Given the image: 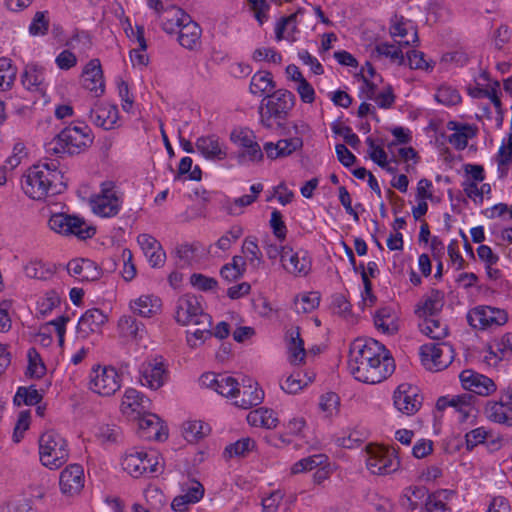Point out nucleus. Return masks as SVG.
<instances>
[{"label":"nucleus","mask_w":512,"mask_h":512,"mask_svg":"<svg viewBox=\"0 0 512 512\" xmlns=\"http://www.w3.org/2000/svg\"><path fill=\"white\" fill-rule=\"evenodd\" d=\"M90 389L102 396H111L121 387V377L113 367L97 366L90 373Z\"/></svg>","instance_id":"11"},{"label":"nucleus","mask_w":512,"mask_h":512,"mask_svg":"<svg viewBox=\"0 0 512 512\" xmlns=\"http://www.w3.org/2000/svg\"><path fill=\"white\" fill-rule=\"evenodd\" d=\"M452 347L446 343H427L420 347L422 361L427 365L429 362L436 371L446 368L452 361Z\"/></svg>","instance_id":"14"},{"label":"nucleus","mask_w":512,"mask_h":512,"mask_svg":"<svg viewBox=\"0 0 512 512\" xmlns=\"http://www.w3.org/2000/svg\"><path fill=\"white\" fill-rule=\"evenodd\" d=\"M320 302V295L318 292H310L303 295L300 299L296 298L294 301V310L297 313H309L313 311Z\"/></svg>","instance_id":"52"},{"label":"nucleus","mask_w":512,"mask_h":512,"mask_svg":"<svg viewBox=\"0 0 512 512\" xmlns=\"http://www.w3.org/2000/svg\"><path fill=\"white\" fill-rule=\"evenodd\" d=\"M255 201L256 196L243 195L239 198L234 199L233 203L229 199H227L223 204V208L230 215H239L242 213V208L251 205Z\"/></svg>","instance_id":"61"},{"label":"nucleus","mask_w":512,"mask_h":512,"mask_svg":"<svg viewBox=\"0 0 512 512\" xmlns=\"http://www.w3.org/2000/svg\"><path fill=\"white\" fill-rule=\"evenodd\" d=\"M47 14V11L36 12L29 26V33L31 35L43 36L47 33L49 28V19Z\"/></svg>","instance_id":"56"},{"label":"nucleus","mask_w":512,"mask_h":512,"mask_svg":"<svg viewBox=\"0 0 512 512\" xmlns=\"http://www.w3.org/2000/svg\"><path fill=\"white\" fill-rule=\"evenodd\" d=\"M256 446V443L253 439L247 437L242 438L235 443L230 444L226 447L225 453L229 454V457L232 456H245L248 452L252 451Z\"/></svg>","instance_id":"57"},{"label":"nucleus","mask_w":512,"mask_h":512,"mask_svg":"<svg viewBox=\"0 0 512 512\" xmlns=\"http://www.w3.org/2000/svg\"><path fill=\"white\" fill-rule=\"evenodd\" d=\"M159 20L162 29L168 34H173L177 33L184 21H190V15L180 7L167 5Z\"/></svg>","instance_id":"26"},{"label":"nucleus","mask_w":512,"mask_h":512,"mask_svg":"<svg viewBox=\"0 0 512 512\" xmlns=\"http://www.w3.org/2000/svg\"><path fill=\"white\" fill-rule=\"evenodd\" d=\"M286 337L290 362L294 365L302 363L306 357V350L300 336V328L291 327L287 330Z\"/></svg>","instance_id":"32"},{"label":"nucleus","mask_w":512,"mask_h":512,"mask_svg":"<svg viewBox=\"0 0 512 512\" xmlns=\"http://www.w3.org/2000/svg\"><path fill=\"white\" fill-rule=\"evenodd\" d=\"M166 379V370L162 362L144 363L140 369V382L143 386L157 390L162 387Z\"/></svg>","instance_id":"23"},{"label":"nucleus","mask_w":512,"mask_h":512,"mask_svg":"<svg viewBox=\"0 0 512 512\" xmlns=\"http://www.w3.org/2000/svg\"><path fill=\"white\" fill-rule=\"evenodd\" d=\"M215 391L225 397L237 398V393H239V383L231 376L219 374V382L216 385Z\"/></svg>","instance_id":"48"},{"label":"nucleus","mask_w":512,"mask_h":512,"mask_svg":"<svg viewBox=\"0 0 512 512\" xmlns=\"http://www.w3.org/2000/svg\"><path fill=\"white\" fill-rule=\"evenodd\" d=\"M295 101V95L286 89H278L267 95L259 108L261 124L267 129L282 128Z\"/></svg>","instance_id":"4"},{"label":"nucleus","mask_w":512,"mask_h":512,"mask_svg":"<svg viewBox=\"0 0 512 512\" xmlns=\"http://www.w3.org/2000/svg\"><path fill=\"white\" fill-rule=\"evenodd\" d=\"M197 150L207 159L221 161L227 157V148L215 135L201 136L196 140Z\"/></svg>","instance_id":"24"},{"label":"nucleus","mask_w":512,"mask_h":512,"mask_svg":"<svg viewBox=\"0 0 512 512\" xmlns=\"http://www.w3.org/2000/svg\"><path fill=\"white\" fill-rule=\"evenodd\" d=\"M375 51L378 55L390 58L393 62H397L400 65L405 61L402 50L393 44L379 43L376 45Z\"/></svg>","instance_id":"62"},{"label":"nucleus","mask_w":512,"mask_h":512,"mask_svg":"<svg viewBox=\"0 0 512 512\" xmlns=\"http://www.w3.org/2000/svg\"><path fill=\"white\" fill-rule=\"evenodd\" d=\"M67 271L71 276L81 281H96L101 277V269L89 259H72L67 264Z\"/></svg>","instance_id":"25"},{"label":"nucleus","mask_w":512,"mask_h":512,"mask_svg":"<svg viewBox=\"0 0 512 512\" xmlns=\"http://www.w3.org/2000/svg\"><path fill=\"white\" fill-rule=\"evenodd\" d=\"M348 368L356 380L377 384L393 373L395 365L382 343L372 338H358L350 346Z\"/></svg>","instance_id":"1"},{"label":"nucleus","mask_w":512,"mask_h":512,"mask_svg":"<svg viewBox=\"0 0 512 512\" xmlns=\"http://www.w3.org/2000/svg\"><path fill=\"white\" fill-rule=\"evenodd\" d=\"M326 456L324 454L312 455L306 458H303L297 461L291 468V472L293 474L302 473L305 471H310L322 464L326 461Z\"/></svg>","instance_id":"53"},{"label":"nucleus","mask_w":512,"mask_h":512,"mask_svg":"<svg viewBox=\"0 0 512 512\" xmlns=\"http://www.w3.org/2000/svg\"><path fill=\"white\" fill-rule=\"evenodd\" d=\"M161 306V299L153 295H142L131 304L134 313L147 318L157 314Z\"/></svg>","instance_id":"34"},{"label":"nucleus","mask_w":512,"mask_h":512,"mask_svg":"<svg viewBox=\"0 0 512 512\" xmlns=\"http://www.w3.org/2000/svg\"><path fill=\"white\" fill-rule=\"evenodd\" d=\"M137 240L152 267L156 268L164 265L166 253L154 237L141 234Z\"/></svg>","instance_id":"27"},{"label":"nucleus","mask_w":512,"mask_h":512,"mask_svg":"<svg viewBox=\"0 0 512 512\" xmlns=\"http://www.w3.org/2000/svg\"><path fill=\"white\" fill-rule=\"evenodd\" d=\"M177 33L179 34L178 42L182 47L195 50L200 45L202 29L191 17L190 21H184Z\"/></svg>","instance_id":"31"},{"label":"nucleus","mask_w":512,"mask_h":512,"mask_svg":"<svg viewBox=\"0 0 512 512\" xmlns=\"http://www.w3.org/2000/svg\"><path fill=\"white\" fill-rule=\"evenodd\" d=\"M140 436L146 439L162 441L167 439L168 433L163 429L160 418L153 413H147L138 420Z\"/></svg>","instance_id":"29"},{"label":"nucleus","mask_w":512,"mask_h":512,"mask_svg":"<svg viewBox=\"0 0 512 512\" xmlns=\"http://www.w3.org/2000/svg\"><path fill=\"white\" fill-rule=\"evenodd\" d=\"M39 454L44 466L58 469L69 457L67 441L58 432L48 430L39 438Z\"/></svg>","instance_id":"5"},{"label":"nucleus","mask_w":512,"mask_h":512,"mask_svg":"<svg viewBox=\"0 0 512 512\" xmlns=\"http://www.w3.org/2000/svg\"><path fill=\"white\" fill-rule=\"evenodd\" d=\"M435 99L437 102L446 106L457 105L461 102V96L458 90L448 85H441L438 88Z\"/></svg>","instance_id":"51"},{"label":"nucleus","mask_w":512,"mask_h":512,"mask_svg":"<svg viewBox=\"0 0 512 512\" xmlns=\"http://www.w3.org/2000/svg\"><path fill=\"white\" fill-rule=\"evenodd\" d=\"M296 18L297 13H293L289 16L282 17L279 20L275 28V36L277 41H280L284 38L288 39L290 32H295L297 30Z\"/></svg>","instance_id":"54"},{"label":"nucleus","mask_w":512,"mask_h":512,"mask_svg":"<svg viewBox=\"0 0 512 512\" xmlns=\"http://www.w3.org/2000/svg\"><path fill=\"white\" fill-rule=\"evenodd\" d=\"M475 396L470 393H465L458 396H453L450 399L449 406L454 407L456 411L462 414V420H465L469 414L473 400Z\"/></svg>","instance_id":"55"},{"label":"nucleus","mask_w":512,"mask_h":512,"mask_svg":"<svg viewBox=\"0 0 512 512\" xmlns=\"http://www.w3.org/2000/svg\"><path fill=\"white\" fill-rule=\"evenodd\" d=\"M231 141L241 147L243 150L237 154L239 164L246 161L259 162L263 159V152L260 145L255 141L252 131L239 130L231 133Z\"/></svg>","instance_id":"13"},{"label":"nucleus","mask_w":512,"mask_h":512,"mask_svg":"<svg viewBox=\"0 0 512 512\" xmlns=\"http://www.w3.org/2000/svg\"><path fill=\"white\" fill-rule=\"evenodd\" d=\"M273 88H275V82L271 73L267 71L255 73L249 86L250 92L255 95L265 93Z\"/></svg>","instance_id":"44"},{"label":"nucleus","mask_w":512,"mask_h":512,"mask_svg":"<svg viewBox=\"0 0 512 512\" xmlns=\"http://www.w3.org/2000/svg\"><path fill=\"white\" fill-rule=\"evenodd\" d=\"M123 199L113 182H103L100 191L89 199L92 212L103 218H112L118 215Z\"/></svg>","instance_id":"7"},{"label":"nucleus","mask_w":512,"mask_h":512,"mask_svg":"<svg viewBox=\"0 0 512 512\" xmlns=\"http://www.w3.org/2000/svg\"><path fill=\"white\" fill-rule=\"evenodd\" d=\"M210 315L205 313L200 302V298L186 294L179 298L175 313V320L182 326L190 324H205L209 326Z\"/></svg>","instance_id":"10"},{"label":"nucleus","mask_w":512,"mask_h":512,"mask_svg":"<svg viewBox=\"0 0 512 512\" xmlns=\"http://www.w3.org/2000/svg\"><path fill=\"white\" fill-rule=\"evenodd\" d=\"M428 495V489L424 486L408 487L405 489L403 505L410 510H415L423 500H426Z\"/></svg>","instance_id":"45"},{"label":"nucleus","mask_w":512,"mask_h":512,"mask_svg":"<svg viewBox=\"0 0 512 512\" xmlns=\"http://www.w3.org/2000/svg\"><path fill=\"white\" fill-rule=\"evenodd\" d=\"M66 186L64 174L58 170L57 164L53 161L32 166L22 181L25 194L34 200L60 194Z\"/></svg>","instance_id":"2"},{"label":"nucleus","mask_w":512,"mask_h":512,"mask_svg":"<svg viewBox=\"0 0 512 512\" xmlns=\"http://www.w3.org/2000/svg\"><path fill=\"white\" fill-rule=\"evenodd\" d=\"M508 320L507 313L490 306H478L467 313V321L476 329H487L504 325Z\"/></svg>","instance_id":"12"},{"label":"nucleus","mask_w":512,"mask_h":512,"mask_svg":"<svg viewBox=\"0 0 512 512\" xmlns=\"http://www.w3.org/2000/svg\"><path fill=\"white\" fill-rule=\"evenodd\" d=\"M91 122L105 130L113 129L118 120V108L108 103L96 104L90 110Z\"/></svg>","instance_id":"22"},{"label":"nucleus","mask_w":512,"mask_h":512,"mask_svg":"<svg viewBox=\"0 0 512 512\" xmlns=\"http://www.w3.org/2000/svg\"><path fill=\"white\" fill-rule=\"evenodd\" d=\"M444 294L440 290L432 289L430 294L421 301L415 310L420 318L435 317L443 308Z\"/></svg>","instance_id":"30"},{"label":"nucleus","mask_w":512,"mask_h":512,"mask_svg":"<svg viewBox=\"0 0 512 512\" xmlns=\"http://www.w3.org/2000/svg\"><path fill=\"white\" fill-rule=\"evenodd\" d=\"M197 247L193 244H182L176 248L178 257L177 265L180 267L189 266L195 258Z\"/></svg>","instance_id":"64"},{"label":"nucleus","mask_w":512,"mask_h":512,"mask_svg":"<svg viewBox=\"0 0 512 512\" xmlns=\"http://www.w3.org/2000/svg\"><path fill=\"white\" fill-rule=\"evenodd\" d=\"M233 404L242 409H250L262 403L264 399V391L258 387L257 382L250 378H244L241 386L239 385V393L234 398Z\"/></svg>","instance_id":"18"},{"label":"nucleus","mask_w":512,"mask_h":512,"mask_svg":"<svg viewBox=\"0 0 512 512\" xmlns=\"http://www.w3.org/2000/svg\"><path fill=\"white\" fill-rule=\"evenodd\" d=\"M242 252L245 254L246 259L252 265H260L262 263V252L257 244L256 237H246L243 245Z\"/></svg>","instance_id":"50"},{"label":"nucleus","mask_w":512,"mask_h":512,"mask_svg":"<svg viewBox=\"0 0 512 512\" xmlns=\"http://www.w3.org/2000/svg\"><path fill=\"white\" fill-rule=\"evenodd\" d=\"M374 324L377 329L387 334H394L398 330V326L394 321L393 310L390 307H383L376 311Z\"/></svg>","instance_id":"40"},{"label":"nucleus","mask_w":512,"mask_h":512,"mask_svg":"<svg viewBox=\"0 0 512 512\" xmlns=\"http://www.w3.org/2000/svg\"><path fill=\"white\" fill-rule=\"evenodd\" d=\"M448 128L455 130L454 133L449 135L448 142L457 150H464L468 145V140L475 136V130L469 124L449 122Z\"/></svg>","instance_id":"33"},{"label":"nucleus","mask_w":512,"mask_h":512,"mask_svg":"<svg viewBox=\"0 0 512 512\" xmlns=\"http://www.w3.org/2000/svg\"><path fill=\"white\" fill-rule=\"evenodd\" d=\"M366 467L373 475H388L400 467L397 451L393 447L369 444L366 447Z\"/></svg>","instance_id":"6"},{"label":"nucleus","mask_w":512,"mask_h":512,"mask_svg":"<svg viewBox=\"0 0 512 512\" xmlns=\"http://www.w3.org/2000/svg\"><path fill=\"white\" fill-rule=\"evenodd\" d=\"M459 377L465 390L480 396H489L497 389L492 379L473 370H463Z\"/></svg>","instance_id":"16"},{"label":"nucleus","mask_w":512,"mask_h":512,"mask_svg":"<svg viewBox=\"0 0 512 512\" xmlns=\"http://www.w3.org/2000/svg\"><path fill=\"white\" fill-rule=\"evenodd\" d=\"M48 224L53 231L59 234L75 235L82 240L92 238L96 233L95 227L87 224L83 218L64 213L52 215Z\"/></svg>","instance_id":"9"},{"label":"nucleus","mask_w":512,"mask_h":512,"mask_svg":"<svg viewBox=\"0 0 512 512\" xmlns=\"http://www.w3.org/2000/svg\"><path fill=\"white\" fill-rule=\"evenodd\" d=\"M118 328L122 336L135 340L142 339L146 333L143 323L130 315H124L119 319Z\"/></svg>","instance_id":"36"},{"label":"nucleus","mask_w":512,"mask_h":512,"mask_svg":"<svg viewBox=\"0 0 512 512\" xmlns=\"http://www.w3.org/2000/svg\"><path fill=\"white\" fill-rule=\"evenodd\" d=\"M25 274L34 279L44 280L52 274V269L46 266L42 261H30L25 267Z\"/></svg>","instance_id":"58"},{"label":"nucleus","mask_w":512,"mask_h":512,"mask_svg":"<svg viewBox=\"0 0 512 512\" xmlns=\"http://www.w3.org/2000/svg\"><path fill=\"white\" fill-rule=\"evenodd\" d=\"M182 496L187 499L190 504L199 502L204 496L203 485L195 480H189L181 485Z\"/></svg>","instance_id":"49"},{"label":"nucleus","mask_w":512,"mask_h":512,"mask_svg":"<svg viewBox=\"0 0 512 512\" xmlns=\"http://www.w3.org/2000/svg\"><path fill=\"white\" fill-rule=\"evenodd\" d=\"M107 322V315L98 308L87 310L79 319L77 332L82 338H87L90 334L100 331L101 327Z\"/></svg>","instance_id":"21"},{"label":"nucleus","mask_w":512,"mask_h":512,"mask_svg":"<svg viewBox=\"0 0 512 512\" xmlns=\"http://www.w3.org/2000/svg\"><path fill=\"white\" fill-rule=\"evenodd\" d=\"M82 86L95 97H100L105 92L103 71L99 59H92L84 67L81 76Z\"/></svg>","instance_id":"17"},{"label":"nucleus","mask_w":512,"mask_h":512,"mask_svg":"<svg viewBox=\"0 0 512 512\" xmlns=\"http://www.w3.org/2000/svg\"><path fill=\"white\" fill-rule=\"evenodd\" d=\"M419 327L421 332L431 339H442L448 333L447 325L443 324L439 319L434 317L423 318V321L419 324Z\"/></svg>","instance_id":"42"},{"label":"nucleus","mask_w":512,"mask_h":512,"mask_svg":"<svg viewBox=\"0 0 512 512\" xmlns=\"http://www.w3.org/2000/svg\"><path fill=\"white\" fill-rule=\"evenodd\" d=\"M452 491L440 490L429 494L425 500L424 508L426 512H449L446 501Z\"/></svg>","instance_id":"41"},{"label":"nucleus","mask_w":512,"mask_h":512,"mask_svg":"<svg viewBox=\"0 0 512 512\" xmlns=\"http://www.w3.org/2000/svg\"><path fill=\"white\" fill-rule=\"evenodd\" d=\"M314 377V373L309 375L308 373L303 374L301 371H296L287 377L285 382L281 384V388L288 394H296L311 383Z\"/></svg>","instance_id":"39"},{"label":"nucleus","mask_w":512,"mask_h":512,"mask_svg":"<svg viewBox=\"0 0 512 512\" xmlns=\"http://www.w3.org/2000/svg\"><path fill=\"white\" fill-rule=\"evenodd\" d=\"M60 490L67 496L78 494L84 487V470L79 464L67 466L60 474Z\"/></svg>","instance_id":"19"},{"label":"nucleus","mask_w":512,"mask_h":512,"mask_svg":"<svg viewBox=\"0 0 512 512\" xmlns=\"http://www.w3.org/2000/svg\"><path fill=\"white\" fill-rule=\"evenodd\" d=\"M94 136L90 127L84 123L70 124L62 129L52 141L46 145L47 152L79 154L90 147Z\"/></svg>","instance_id":"3"},{"label":"nucleus","mask_w":512,"mask_h":512,"mask_svg":"<svg viewBox=\"0 0 512 512\" xmlns=\"http://www.w3.org/2000/svg\"><path fill=\"white\" fill-rule=\"evenodd\" d=\"M149 403L150 400L139 391L134 388H128L123 396L122 408H132L134 411L137 408L146 409Z\"/></svg>","instance_id":"47"},{"label":"nucleus","mask_w":512,"mask_h":512,"mask_svg":"<svg viewBox=\"0 0 512 512\" xmlns=\"http://www.w3.org/2000/svg\"><path fill=\"white\" fill-rule=\"evenodd\" d=\"M209 432V426L202 421H188L183 425V436L190 443L198 442Z\"/></svg>","instance_id":"43"},{"label":"nucleus","mask_w":512,"mask_h":512,"mask_svg":"<svg viewBox=\"0 0 512 512\" xmlns=\"http://www.w3.org/2000/svg\"><path fill=\"white\" fill-rule=\"evenodd\" d=\"M393 400L396 409L406 415L416 413L422 404L417 388L407 383L400 384L397 387Z\"/></svg>","instance_id":"15"},{"label":"nucleus","mask_w":512,"mask_h":512,"mask_svg":"<svg viewBox=\"0 0 512 512\" xmlns=\"http://www.w3.org/2000/svg\"><path fill=\"white\" fill-rule=\"evenodd\" d=\"M44 81L43 68L35 64H27L21 75V83L27 90L38 91Z\"/></svg>","instance_id":"37"},{"label":"nucleus","mask_w":512,"mask_h":512,"mask_svg":"<svg viewBox=\"0 0 512 512\" xmlns=\"http://www.w3.org/2000/svg\"><path fill=\"white\" fill-rule=\"evenodd\" d=\"M303 140L300 137H293L288 139H281L276 143L266 142L263 146L267 157L270 159H277L281 157H287L293 152L302 148Z\"/></svg>","instance_id":"28"},{"label":"nucleus","mask_w":512,"mask_h":512,"mask_svg":"<svg viewBox=\"0 0 512 512\" xmlns=\"http://www.w3.org/2000/svg\"><path fill=\"white\" fill-rule=\"evenodd\" d=\"M96 436L103 443H117L121 439L122 433L116 425H102L98 428Z\"/></svg>","instance_id":"63"},{"label":"nucleus","mask_w":512,"mask_h":512,"mask_svg":"<svg viewBox=\"0 0 512 512\" xmlns=\"http://www.w3.org/2000/svg\"><path fill=\"white\" fill-rule=\"evenodd\" d=\"M160 456L157 451L131 449L126 453L122 466L132 477L138 478L145 474H156L160 472Z\"/></svg>","instance_id":"8"},{"label":"nucleus","mask_w":512,"mask_h":512,"mask_svg":"<svg viewBox=\"0 0 512 512\" xmlns=\"http://www.w3.org/2000/svg\"><path fill=\"white\" fill-rule=\"evenodd\" d=\"M199 328H197L192 333H187V344L191 348H196L198 346V341L200 343H203L207 338L212 337V317H210V323L209 326H205V324H197Z\"/></svg>","instance_id":"59"},{"label":"nucleus","mask_w":512,"mask_h":512,"mask_svg":"<svg viewBox=\"0 0 512 512\" xmlns=\"http://www.w3.org/2000/svg\"><path fill=\"white\" fill-rule=\"evenodd\" d=\"M307 252H293L289 247H282L281 262L283 267L294 275L305 276L308 274L311 261Z\"/></svg>","instance_id":"20"},{"label":"nucleus","mask_w":512,"mask_h":512,"mask_svg":"<svg viewBox=\"0 0 512 512\" xmlns=\"http://www.w3.org/2000/svg\"><path fill=\"white\" fill-rule=\"evenodd\" d=\"M484 412L490 421L512 426V410L503 407L497 401H488Z\"/></svg>","instance_id":"38"},{"label":"nucleus","mask_w":512,"mask_h":512,"mask_svg":"<svg viewBox=\"0 0 512 512\" xmlns=\"http://www.w3.org/2000/svg\"><path fill=\"white\" fill-rule=\"evenodd\" d=\"M42 395L33 386L30 387H19L14 398L13 403L16 406L25 405H37L42 400Z\"/></svg>","instance_id":"46"},{"label":"nucleus","mask_w":512,"mask_h":512,"mask_svg":"<svg viewBox=\"0 0 512 512\" xmlns=\"http://www.w3.org/2000/svg\"><path fill=\"white\" fill-rule=\"evenodd\" d=\"M28 374L30 377L40 378L45 373V366L35 348L28 350Z\"/></svg>","instance_id":"60"},{"label":"nucleus","mask_w":512,"mask_h":512,"mask_svg":"<svg viewBox=\"0 0 512 512\" xmlns=\"http://www.w3.org/2000/svg\"><path fill=\"white\" fill-rule=\"evenodd\" d=\"M247 422L251 426L272 429L277 426L278 418L272 409L258 408L249 412Z\"/></svg>","instance_id":"35"}]
</instances>
